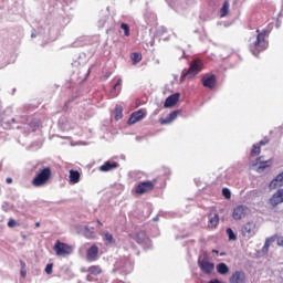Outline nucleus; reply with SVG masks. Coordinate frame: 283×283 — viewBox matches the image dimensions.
<instances>
[{
	"label": "nucleus",
	"instance_id": "f257e3e1",
	"mask_svg": "<svg viewBox=\"0 0 283 283\" xmlns=\"http://www.w3.org/2000/svg\"><path fill=\"white\" fill-rule=\"evenodd\" d=\"M266 36H269V32H266V30L260 32L258 29L254 31L253 35L250 36L249 50L252 52L253 56H258L260 52H264V50L269 48Z\"/></svg>",
	"mask_w": 283,
	"mask_h": 283
},
{
	"label": "nucleus",
	"instance_id": "f03ea898",
	"mask_svg": "<svg viewBox=\"0 0 283 283\" xmlns=\"http://www.w3.org/2000/svg\"><path fill=\"white\" fill-rule=\"evenodd\" d=\"M50 178H52V170L48 167L43 168L33 178L32 185H33V187H43V186L48 185V182L50 181Z\"/></svg>",
	"mask_w": 283,
	"mask_h": 283
},
{
	"label": "nucleus",
	"instance_id": "7ed1b4c3",
	"mask_svg": "<svg viewBox=\"0 0 283 283\" xmlns=\"http://www.w3.org/2000/svg\"><path fill=\"white\" fill-rule=\"evenodd\" d=\"M202 61L201 60H195L190 63L189 69L186 73H182L181 78H187V76H196V74L200 73L202 71Z\"/></svg>",
	"mask_w": 283,
	"mask_h": 283
},
{
	"label": "nucleus",
	"instance_id": "20e7f679",
	"mask_svg": "<svg viewBox=\"0 0 283 283\" xmlns=\"http://www.w3.org/2000/svg\"><path fill=\"white\" fill-rule=\"evenodd\" d=\"M198 266L200 269V271H202V273H205V275H211V273H213L214 269H216V264L212 262H209L208 258H199L198 260Z\"/></svg>",
	"mask_w": 283,
	"mask_h": 283
},
{
	"label": "nucleus",
	"instance_id": "39448f33",
	"mask_svg": "<svg viewBox=\"0 0 283 283\" xmlns=\"http://www.w3.org/2000/svg\"><path fill=\"white\" fill-rule=\"evenodd\" d=\"M53 251H55L56 255H70L72 253V247L67 245L66 243H63L61 241H56Z\"/></svg>",
	"mask_w": 283,
	"mask_h": 283
},
{
	"label": "nucleus",
	"instance_id": "423d86ee",
	"mask_svg": "<svg viewBox=\"0 0 283 283\" xmlns=\"http://www.w3.org/2000/svg\"><path fill=\"white\" fill-rule=\"evenodd\" d=\"M251 213V210L247 206H238L233 209L232 218L233 220H242V218H247Z\"/></svg>",
	"mask_w": 283,
	"mask_h": 283
},
{
	"label": "nucleus",
	"instance_id": "0eeeda50",
	"mask_svg": "<svg viewBox=\"0 0 283 283\" xmlns=\"http://www.w3.org/2000/svg\"><path fill=\"white\" fill-rule=\"evenodd\" d=\"M151 190H154V182L151 181H142L135 188V192L138 196H143V193H147Z\"/></svg>",
	"mask_w": 283,
	"mask_h": 283
},
{
	"label": "nucleus",
	"instance_id": "6e6552de",
	"mask_svg": "<svg viewBox=\"0 0 283 283\" xmlns=\"http://www.w3.org/2000/svg\"><path fill=\"white\" fill-rule=\"evenodd\" d=\"M242 233L245 238H253L258 233V226L253 221H249L242 227Z\"/></svg>",
	"mask_w": 283,
	"mask_h": 283
},
{
	"label": "nucleus",
	"instance_id": "1a4fd4ad",
	"mask_svg": "<svg viewBox=\"0 0 283 283\" xmlns=\"http://www.w3.org/2000/svg\"><path fill=\"white\" fill-rule=\"evenodd\" d=\"M134 240L138 242V244H143L144 249H151V241L147 238L145 232L140 231L135 237Z\"/></svg>",
	"mask_w": 283,
	"mask_h": 283
},
{
	"label": "nucleus",
	"instance_id": "9d476101",
	"mask_svg": "<svg viewBox=\"0 0 283 283\" xmlns=\"http://www.w3.org/2000/svg\"><path fill=\"white\" fill-rule=\"evenodd\" d=\"M283 203V189H279L273 196L270 198L271 207H277V205Z\"/></svg>",
	"mask_w": 283,
	"mask_h": 283
},
{
	"label": "nucleus",
	"instance_id": "9b49d317",
	"mask_svg": "<svg viewBox=\"0 0 283 283\" xmlns=\"http://www.w3.org/2000/svg\"><path fill=\"white\" fill-rule=\"evenodd\" d=\"M230 283H245L247 282V274L242 271H235L229 279Z\"/></svg>",
	"mask_w": 283,
	"mask_h": 283
},
{
	"label": "nucleus",
	"instance_id": "f8f14e48",
	"mask_svg": "<svg viewBox=\"0 0 283 283\" xmlns=\"http://www.w3.org/2000/svg\"><path fill=\"white\" fill-rule=\"evenodd\" d=\"M179 101H180V93H175L166 98L164 107L166 108L174 107L177 105Z\"/></svg>",
	"mask_w": 283,
	"mask_h": 283
},
{
	"label": "nucleus",
	"instance_id": "ddd939ff",
	"mask_svg": "<svg viewBox=\"0 0 283 283\" xmlns=\"http://www.w3.org/2000/svg\"><path fill=\"white\" fill-rule=\"evenodd\" d=\"M216 75H206L202 77L203 87H208L209 90H213L216 87Z\"/></svg>",
	"mask_w": 283,
	"mask_h": 283
},
{
	"label": "nucleus",
	"instance_id": "4468645a",
	"mask_svg": "<svg viewBox=\"0 0 283 283\" xmlns=\"http://www.w3.org/2000/svg\"><path fill=\"white\" fill-rule=\"evenodd\" d=\"M143 118H145V112L137 111L135 113H133L128 119V125H136V123L143 120Z\"/></svg>",
	"mask_w": 283,
	"mask_h": 283
},
{
	"label": "nucleus",
	"instance_id": "2eb2a0df",
	"mask_svg": "<svg viewBox=\"0 0 283 283\" xmlns=\"http://www.w3.org/2000/svg\"><path fill=\"white\" fill-rule=\"evenodd\" d=\"M269 163H271L270 160H262V157H259L256 159V163L254 164V167H256V171L258 174H262V171H264V169L269 168Z\"/></svg>",
	"mask_w": 283,
	"mask_h": 283
},
{
	"label": "nucleus",
	"instance_id": "dca6fc26",
	"mask_svg": "<svg viewBox=\"0 0 283 283\" xmlns=\"http://www.w3.org/2000/svg\"><path fill=\"white\" fill-rule=\"evenodd\" d=\"M86 258L90 262H94L98 258V247L92 245L86 252Z\"/></svg>",
	"mask_w": 283,
	"mask_h": 283
},
{
	"label": "nucleus",
	"instance_id": "f3484780",
	"mask_svg": "<svg viewBox=\"0 0 283 283\" xmlns=\"http://www.w3.org/2000/svg\"><path fill=\"white\" fill-rule=\"evenodd\" d=\"M178 114H180V111L171 112L166 118L160 119V124L169 125V124L174 123V120H176V118H178Z\"/></svg>",
	"mask_w": 283,
	"mask_h": 283
},
{
	"label": "nucleus",
	"instance_id": "a211bd4d",
	"mask_svg": "<svg viewBox=\"0 0 283 283\" xmlns=\"http://www.w3.org/2000/svg\"><path fill=\"white\" fill-rule=\"evenodd\" d=\"M208 229H216L220 224V217L218 213L209 214Z\"/></svg>",
	"mask_w": 283,
	"mask_h": 283
},
{
	"label": "nucleus",
	"instance_id": "6ab92c4d",
	"mask_svg": "<svg viewBox=\"0 0 283 283\" xmlns=\"http://www.w3.org/2000/svg\"><path fill=\"white\" fill-rule=\"evenodd\" d=\"M69 180L71 185H78L81 182V172L78 170H70Z\"/></svg>",
	"mask_w": 283,
	"mask_h": 283
},
{
	"label": "nucleus",
	"instance_id": "aec40b11",
	"mask_svg": "<svg viewBox=\"0 0 283 283\" xmlns=\"http://www.w3.org/2000/svg\"><path fill=\"white\" fill-rule=\"evenodd\" d=\"M277 187H283V171L279 174L271 182L270 189H277Z\"/></svg>",
	"mask_w": 283,
	"mask_h": 283
},
{
	"label": "nucleus",
	"instance_id": "412c9836",
	"mask_svg": "<svg viewBox=\"0 0 283 283\" xmlns=\"http://www.w3.org/2000/svg\"><path fill=\"white\" fill-rule=\"evenodd\" d=\"M113 169H118V163L106 161L99 167V171H112Z\"/></svg>",
	"mask_w": 283,
	"mask_h": 283
},
{
	"label": "nucleus",
	"instance_id": "4be33fe9",
	"mask_svg": "<svg viewBox=\"0 0 283 283\" xmlns=\"http://www.w3.org/2000/svg\"><path fill=\"white\" fill-rule=\"evenodd\" d=\"M269 140H261L259 144H254L251 150V156H260V147L266 145Z\"/></svg>",
	"mask_w": 283,
	"mask_h": 283
},
{
	"label": "nucleus",
	"instance_id": "5701e85b",
	"mask_svg": "<svg viewBox=\"0 0 283 283\" xmlns=\"http://www.w3.org/2000/svg\"><path fill=\"white\" fill-rule=\"evenodd\" d=\"M217 273H219V275H227V273H229V266L226 263L217 264Z\"/></svg>",
	"mask_w": 283,
	"mask_h": 283
},
{
	"label": "nucleus",
	"instance_id": "b1692460",
	"mask_svg": "<svg viewBox=\"0 0 283 283\" xmlns=\"http://www.w3.org/2000/svg\"><path fill=\"white\" fill-rule=\"evenodd\" d=\"M103 240L106 242V244H116V239H114V235L109 232L103 233Z\"/></svg>",
	"mask_w": 283,
	"mask_h": 283
},
{
	"label": "nucleus",
	"instance_id": "393cba45",
	"mask_svg": "<svg viewBox=\"0 0 283 283\" xmlns=\"http://www.w3.org/2000/svg\"><path fill=\"white\" fill-rule=\"evenodd\" d=\"M277 237L273 235V237H270L265 240V243L263 245V253H268L269 252V248L271 247L272 242H275Z\"/></svg>",
	"mask_w": 283,
	"mask_h": 283
},
{
	"label": "nucleus",
	"instance_id": "a878e982",
	"mask_svg": "<svg viewBox=\"0 0 283 283\" xmlns=\"http://www.w3.org/2000/svg\"><path fill=\"white\" fill-rule=\"evenodd\" d=\"M227 14H229V1H224L223 6L220 10V17L221 19H224V17H227Z\"/></svg>",
	"mask_w": 283,
	"mask_h": 283
},
{
	"label": "nucleus",
	"instance_id": "bb28decb",
	"mask_svg": "<svg viewBox=\"0 0 283 283\" xmlns=\"http://www.w3.org/2000/svg\"><path fill=\"white\" fill-rule=\"evenodd\" d=\"M88 273L91 275H101V273H103V271L101 270V266L93 265V266L88 268Z\"/></svg>",
	"mask_w": 283,
	"mask_h": 283
},
{
	"label": "nucleus",
	"instance_id": "cd10ccee",
	"mask_svg": "<svg viewBox=\"0 0 283 283\" xmlns=\"http://www.w3.org/2000/svg\"><path fill=\"white\" fill-rule=\"evenodd\" d=\"M123 118V106L116 105L115 106V119L120 120Z\"/></svg>",
	"mask_w": 283,
	"mask_h": 283
},
{
	"label": "nucleus",
	"instance_id": "c85d7f7f",
	"mask_svg": "<svg viewBox=\"0 0 283 283\" xmlns=\"http://www.w3.org/2000/svg\"><path fill=\"white\" fill-rule=\"evenodd\" d=\"M130 59L134 65H136V63H140L143 61V55L140 53H133Z\"/></svg>",
	"mask_w": 283,
	"mask_h": 283
},
{
	"label": "nucleus",
	"instance_id": "c756f323",
	"mask_svg": "<svg viewBox=\"0 0 283 283\" xmlns=\"http://www.w3.org/2000/svg\"><path fill=\"white\" fill-rule=\"evenodd\" d=\"M227 235L230 241L238 240V237L235 235V232H233V229L228 228L227 229Z\"/></svg>",
	"mask_w": 283,
	"mask_h": 283
},
{
	"label": "nucleus",
	"instance_id": "7c9ffc66",
	"mask_svg": "<svg viewBox=\"0 0 283 283\" xmlns=\"http://www.w3.org/2000/svg\"><path fill=\"white\" fill-rule=\"evenodd\" d=\"M120 29L124 31V34H125L126 36H129V24L123 22V23L120 24Z\"/></svg>",
	"mask_w": 283,
	"mask_h": 283
},
{
	"label": "nucleus",
	"instance_id": "2f4dec72",
	"mask_svg": "<svg viewBox=\"0 0 283 283\" xmlns=\"http://www.w3.org/2000/svg\"><path fill=\"white\" fill-rule=\"evenodd\" d=\"M222 196L226 198V200H230L231 199V190H229V188H223Z\"/></svg>",
	"mask_w": 283,
	"mask_h": 283
},
{
	"label": "nucleus",
	"instance_id": "473e14b6",
	"mask_svg": "<svg viewBox=\"0 0 283 283\" xmlns=\"http://www.w3.org/2000/svg\"><path fill=\"white\" fill-rule=\"evenodd\" d=\"M8 227H9V229H14V227H19V222H17V220H14V219H10L8 221Z\"/></svg>",
	"mask_w": 283,
	"mask_h": 283
},
{
	"label": "nucleus",
	"instance_id": "72a5a7b5",
	"mask_svg": "<svg viewBox=\"0 0 283 283\" xmlns=\"http://www.w3.org/2000/svg\"><path fill=\"white\" fill-rule=\"evenodd\" d=\"M52 269H54V264H52V263L46 264L45 270H44L46 275H52Z\"/></svg>",
	"mask_w": 283,
	"mask_h": 283
},
{
	"label": "nucleus",
	"instance_id": "f704fd0d",
	"mask_svg": "<svg viewBox=\"0 0 283 283\" xmlns=\"http://www.w3.org/2000/svg\"><path fill=\"white\" fill-rule=\"evenodd\" d=\"M120 85H123V80L122 78H118L116 84L114 85L112 92H116V90H118V87H120Z\"/></svg>",
	"mask_w": 283,
	"mask_h": 283
},
{
	"label": "nucleus",
	"instance_id": "c9c22d12",
	"mask_svg": "<svg viewBox=\"0 0 283 283\" xmlns=\"http://www.w3.org/2000/svg\"><path fill=\"white\" fill-rule=\"evenodd\" d=\"M107 22V19H102V20H99L98 21V25H99V28H105V23Z\"/></svg>",
	"mask_w": 283,
	"mask_h": 283
},
{
	"label": "nucleus",
	"instance_id": "e433bc0d",
	"mask_svg": "<svg viewBox=\"0 0 283 283\" xmlns=\"http://www.w3.org/2000/svg\"><path fill=\"white\" fill-rule=\"evenodd\" d=\"M276 242L279 247H283V237H277Z\"/></svg>",
	"mask_w": 283,
	"mask_h": 283
},
{
	"label": "nucleus",
	"instance_id": "4c0bfd02",
	"mask_svg": "<svg viewBox=\"0 0 283 283\" xmlns=\"http://www.w3.org/2000/svg\"><path fill=\"white\" fill-rule=\"evenodd\" d=\"M20 275H21V277H25V275H28V271L22 269L20 271Z\"/></svg>",
	"mask_w": 283,
	"mask_h": 283
},
{
	"label": "nucleus",
	"instance_id": "58836bf2",
	"mask_svg": "<svg viewBox=\"0 0 283 283\" xmlns=\"http://www.w3.org/2000/svg\"><path fill=\"white\" fill-rule=\"evenodd\" d=\"M20 264H21V270H25V262L21 261Z\"/></svg>",
	"mask_w": 283,
	"mask_h": 283
},
{
	"label": "nucleus",
	"instance_id": "ea45409f",
	"mask_svg": "<svg viewBox=\"0 0 283 283\" xmlns=\"http://www.w3.org/2000/svg\"><path fill=\"white\" fill-rule=\"evenodd\" d=\"M7 185H12V178H7Z\"/></svg>",
	"mask_w": 283,
	"mask_h": 283
},
{
	"label": "nucleus",
	"instance_id": "a19ab883",
	"mask_svg": "<svg viewBox=\"0 0 283 283\" xmlns=\"http://www.w3.org/2000/svg\"><path fill=\"white\" fill-rule=\"evenodd\" d=\"M142 139H143V137H140V136L136 137L137 143H140Z\"/></svg>",
	"mask_w": 283,
	"mask_h": 283
},
{
	"label": "nucleus",
	"instance_id": "79ce46f5",
	"mask_svg": "<svg viewBox=\"0 0 283 283\" xmlns=\"http://www.w3.org/2000/svg\"><path fill=\"white\" fill-rule=\"evenodd\" d=\"M32 39H36V34L32 33L31 34Z\"/></svg>",
	"mask_w": 283,
	"mask_h": 283
},
{
	"label": "nucleus",
	"instance_id": "37998d69",
	"mask_svg": "<svg viewBox=\"0 0 283 283\" xmlns=\"http://www.w3.org/2000/svg\"><path fill=\"white\" fill-rule=\"evenodd\" d=\"M35 227H36V228L41 227V223H40V222H36V223H35Z\"/></svg>",
	"mask_w": 283,
	"mask_h": 283
},
{
	"label": "nucleus",
	"instance_id": "c03bdc74",
	"mask_svg": "<svg viewBox=\"0 0 283 283\" xmlns=\"http://www.w3.org/2000/svg\"><path fill=\"white\" fill-rule=\"evenodd\" d=\"M212 253H218V250H212Z\"/></svg>",
	"mask_w": 283,
	"mask_h": 283
},
{
	"label": "nucleus",
	"instance_id": "a18cd8bd",
	"mask_svg": "<svg viewBox=\"0 0 283 283\" xmlns=\"http://www.w3.org/2000/svg\"><path fill=\"white\" fill-rule=\"evenodd\" d=\"M98 224H99L101 227H103V223H101V221H98Z\"/></svg>",
	"mask_w": 283,
	"mask_h": 283
},
{
	"label": "nucleus",
	"instance_id": "49530a36",
	"mask_svg": "<svg viewBox=\"0 0 283 283\" xmlns=\"http://www.w3.org/2000/svg\"><path fill=\"white\" fill-rule=\"evenodd\" d=\"M154 220H158V217L154 218Z\"/></svg>",
	"mask_w": 283,
	"mask_h": 283
},
{
	"label": "nucleus",
	"instance_id": "de8ad7c7",
	"mask_svg": "<svg viewBox=\"0 0 283 283\" xmlns=\"http://www.w3.org/2000/svg\"><path fill=\"white\" fill-rule=\"evenodd\" d=\"M87 280H88V282H90V280H91L90 276H87Z\"/></svg>",
	"mask_w": 283,
	"mask_h": 283
},
{
	"label": "nucleus",
	"instance_id": "09e8293b",
	"mask_svg": "<svg viewBox=\"0 0 283 283\" xmlns=\"http://www.w3.org/2000/svg\"><path fill=\"white\" fill-rule=\"evenodd\" d=\"M220 255H224V253H221Z\"/></svg>",
	"mask_w": 283,
	"mask_h": 283
}]
</instances>
